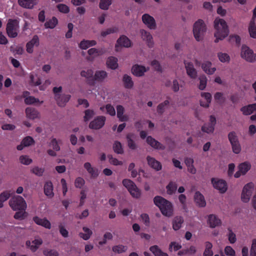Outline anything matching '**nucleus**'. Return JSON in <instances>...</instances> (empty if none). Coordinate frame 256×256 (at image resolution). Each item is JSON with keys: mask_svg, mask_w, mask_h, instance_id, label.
I'll return each instance as SVG.
<instances>
[{"mask_svg": "<svg viewBox=\"0 0 256 256\" xmlns=\"http://www.w3.org/2000/svg\"><path fill=\"white\" fill-rule=\"evenodd\" d=\"M214 42L217 43L224 40L229 34L227 22L222 18H216L214 22Z\"/></svg>", "mask_w": 256, "mask_h": 256, "instance_id": "1", "label": "nucleus"}, {"mask_svg": "<svg viewBox=\"0 0 256 256\" xmlns=\"http://www.w3.org/2000/svg\"><path fill=\"white\" fill-rule=\"evenodd\" d=\"M154 202L158 206L162 215L170 218L174 214L172 204L161 196H156L154 198Z\"/></svg>", "mask_w": 256, "mask_h": 256, "instance_id": "2", "label": "nucleus"}, {"mask_svg": "<svg viewBox=\"0 0 256 256\" xmlns=\"http://www.w3.org/2000/svg\"><path fill=\"white\" fill-rule=\"evenodd\" d=\"M192 31L196 40L198 42L202 41L206 31V26L204 20H196L194 24Z\"/></svg>", "mask_w": 256, "mask_h": 256, "instance_id": "3", "label": "nucleus"}, {"mask_svg": "<svg viewBox=\"0 0 256 256\" xmlns=\"http://www.w3.org/2000/svg\"><path fill=\"white\" fill-rule=\"evenodd\" d=\"M9 204L14 210H26L27 204L24 200L20 196H14L9 201Z\"/></svg>", "mask_w": 256, "mask_h": 256, "instance_id": "4", "label": "nucleus"}, {"mask_svg": "<svg viewBox=\"0 0 256 256\" xmlns=\"http://www.w3.org/2000/svg\"><path fill=\"white\" fill-rule=\"evenodd\" d=\"M240 57L249 62H256V54L254 53L253 50L248 46L243 44L240 49Z\"/></svg>", "mask_w": 256, "mask_h": 256, "instance_id": "5", "label": "nucleus"}, {"mask_svg": "<svg viewBox=\"0 0 256 256\" xmlns=\"http://www.w3.org/2000/svg\"><path fill=\"white\" fill-rule=\"evenodd\" d=\"M18 30L19 22L16 20H8L6 27L8 36L12 38L16 37L18 35Z\"/></svg>", "mask_w": 256, "mask_h": 256, "instance_id": "6", "label": "nucleus"}, {"mask_svg": "<svg viewBox=\"0 0 256 256\" xmlns=\"http://www.w3.org/2000/svg\"><path fill=\"white\" fill-rule=\"evenodd\" d=\"M254 188V184L252 182H248L244 186L240 195V199L243 202L248 203L250 202Z\"/></svg>", "mask_w": 256, "mask_h": 256, "instance_id": "7", "label": "nucleus"}, {"mask_svg": "<svg viewBox=\"0 0 256 256\" xmlns=\"http://www.w3.org/2000/svg\"><path fill=\"white\" fill-rule=\"evenodd\" d=\"M62 86L54 87L53 88L54 98L58 104L60 106H63L70 100V96L69 94H62Z\"/></svg>", "mask_w": 256, "mask_h": 256, "instance_id": "8", "label": "nucleus"}, {"mask_svg": "<svg viewBox=\"0 0 256 256\" xmlns=\"http://www.w3.org/2000/svg\"><path fill=\"white\" fill-rule=\"evenodd\" d=\"M211 184L213 188L221 194L225 193L228 190V184L226 182L218 178H214L211 179Z\"/></svg>", "mask_w": 256, "mask_h": 256, "instance_id": "9", "label": "nucleus"}, {"mask_svg": "<svg viewBox=\"0 0 256 256\" xmlns=\"http://www.w3.org/2000/svg\"><path fill=\"white\" fill-rule=\"evenodd\" d=\"M228 138L233 152L239 154L242 151V147L236 134L234 132H230Z\"/></svg>", "mask_w": 256, "mask_h": 256, "instance_id": "10", "label": "nucleus"}, {"mask_svg": "<svg viewBox=\"0 0 256 256\" xmlns=\"http://www.w3.org/2000/svg\"><path fill=\"white\" fill-rule=\"evenodd\" d=\"M132 46V42L126 36H121L117 40L115 46L116 50L118 52L122 48H130Z\"/></svg>", "mask_w": 256, "mask_h": 256, "instance_id": "11", "label": "nucleus"}, {"mask_svg": "<svg viewBox=\"0 0 256 256\" xmlns=\"http://www.w3.org/2000/svg\"><path fill=\"white\" fill-rule=\"evenodd\" d=\"M207 225L212 228L222 226V222L219 217L214 214H210L206 216Z\"/></svg>", "mask_w": 256, "mask_h": 256, "instance_id": "12", "label": "nucleus"}, {"mask_svg": "<svg viewBox=\"0 0 256 256\" xmlns=\"http://www.w3.org/2000/svg\"><path fill=\"white\" fill-rule=\"evenodd\" d=\"M251 167V164L248 162L240 164L238 166V170L234 174V177L238 178L241 176L245 175L250 170Z\"/></svg>", "mask_w": 256, "mask_h": 256, "instance_id": "13", "label": "nucleus"}, {"mask_svg": "<svg viewBox=\"0 0 256 256\" xmlns=\"http://www.w3.org/2000/svg\"><path fill=\"white\" fill-rule=\"evenodd\" d=\"M106 118L104 116H100L95 118L89 124L91 129L98 130L103 127L105 124Z\"/></svg>", "mask_w": 256, "mask_h": 256, "instance_id": "14", "label": "nucleus"}, {"mask_svg": "<svg viewBox=\"0 0 256 256\" xmlns=\"http://www.w3.org/2000/svg\"><path fill=\"white\" fill-rule=\"evenodd\" d=\"M142 22L148 28L155 30L156 28V24L154 18L148 14H145L142 17Z\"/></svg>", "mask_w": 256, "mask_h": 256, "instance_id": "15", "label": "nucleus"}, {"mask_svg": "<svg viewBox=\"0 0 256 256\" xmlns=\"http://www.w3.org/2000/svg\"><path fill=\"white\" fill-rule=\"evenodd\" d=\"M149 70L148 67H146L142 65L134 64L132 68V74L138 77L142 76L144 73Z\"/></svg>", "mask_w": 256, "mask_h": 256, "instance_id": "16", "label": "nucleus"}, {"mask_svg": "<svg viewBox=\"0 0 256 256\" xmlns=\"http://www.w3.org/2000/svg\"><path fill=\"white\" fill-rule=\"evenodd\" d=\"M202 70L207 74L212 75L216 71V68L213 66L212 62L209 60L203 62L201 65Z\"/></svg>", "mask_w": 256, "mask_h": 256, "instance_id": "17", "label": "nucleus"}, {"mask_svg": "<svg viewBox=\"0 0 256 256\" xmlns=\"http://www.w3.org/2000/svg\"><path fill=\"white\" fill-rule=\"evenodd\" d=\"M140 33L142 40L146 42L148 46L150 48H152L154 46V42L150 32L144 30H141Z\"/></svg>", "mask_w": 256, "mask_h": 256, "instance_id": "18", "label": "nucleus"}, {"mask_svg": "<svg viewBox=\"0 0 256 256\" xmlns=\"http://www.w3.org/2000/svg\"><path fill=\"white\" fill-rule=\"evenodd\" d=\"M216 124V118L214 116H211L210 118V122L204 124L202 127V131L208 134L212 133L214 130Z\"/></svg>", "mask_w": 256, "mask_h": 256, "instance_id": "19", "label": "nucleus"}, {"mask_svg": "<svg viewBox=\"0 0 256 256\" xmlns=\"http://www.w3.org/2000/svg\"><path fill=\"white\" fill-rule=\"evenodd\" d=\"M42 244V240L40 238H36L32 242L27 240L26 244L32 252H36Z\"/></svg>", "mask_w": 256, "mask_h": 256, "instance_id": "20", "label": "nucleus"}, {"mask_svg": "<svg viewBox=\"0 0 256 256\" xmlns=\"http://www.w3.org/2000/svg\"><path fill=\"white\" fill-rule=\"evenodd\" d=\"M200 105L204 108H208L212 100V95L209 92H203L200 94Z\"/></svg>", "mask_w": 256, "mask_h": 256, "instance_id": "21", "label": "nucleus"}, {"mask_svg": "<svg viewBox=\"0 0 256 256\" xmlns=\"http://www.w3.org/2000/svg\"><path fill=\"white\" fill-rule=\"evenodd\" d=\"M184 65L187 74L192 78H196L197 77V71L193 64L190 62L185 61Z\"/></svg>", "mask_w": 256, "mask_h": 256, "instance_id": "22", "label": "nucleus"}, {"mask_svg": "<svg viewBox=\"0 0 256 256\" xmlns=\"http://www.w3.org/2000/svg\"><path fill=\"white\" fill-rule=\"evenodd\" d=\"M39 45V39L37 36H34L26 44V52L32 54L34 52V48Z\"/></svg>", "mask_w": 256, "mask_h": 256, "instance_id": "23", "label": "nucleus"}, {"mask_svg": "<svg viewBox=\"0 0 256 256\" xmlns=\"http://www.w3.org/2000/svg\"><path fill=\"white\" fill-rule=\"evenodd\" d=\"M148 164L150 166L156 171H159L162 168V165L161 163L156 160L154 158L150 156H148L146 158Z\"/></svg>", "mask_w": 256, "mask_h": 256, "instance_id": "24", "label": "nucleus"}, {"mask_svg": "<svg viewBox=\"0 0 256 256\" xmlns=\"http://www.w3.org/2000/svg\"><path fill=\"white\" fill-rule=\"evenodd\" d=\"M33 220L36 224L42 226L46 228L50 229L51 228V224L46 218H40L36 216L33 218Z\"/></svg>", "mask_w": 256, "mask_h": 256, "instance_id": "25", "label": "nucleus"}, {"mask_svg": "<svg viewBox=\"0 0 256 256\" xmlns=\"http://www.w3.org/2000/svg\"><path fill=\"white\" fill-rule=\"evenodd\" d=\"M25 113L26 117L30 120H34L40 117V112L32 108H27L25 110Z\"/></svg>", "mask_w": 256, "mask_h": 256, "instance_id": "26", "label": "nucleus"}, {"mask_svg": "<svg viewBox=\"0 0 256 256\" xmlns=\"http://www.w3.org/2000/svg\"><path fill=\"white\" fill-rule=\"evenodd\" d=\"M38 2V0H18V4L20 6L28 9L32 8Z\"/></svg>", "mask_w": 256, "mask_h": 256, "instance_id": "27", "label": "nucleus"}, {"mask_svg": "<svg viewBox=\"0 0 256 256\" xmlns=\"http://www.w3.org/2000/svg\"><path fill=\"white\" fill-rule=\"evenodd\" d=\"M194 201L199 207H204L206 205V202L205 200L204 196L199 192H196L194 195Z\"/></svg>", "mask_w": 256, "mask_h": 256, "instance_id": "28", "label": "nucleus"}, {"mask_svg": "<svg viewBox=\"0 0 256 256\" xmlns=\"http://www.w3.org/2000/svg\"><path fill=\"white\" fill-rule=\"evenodd\" d=\"M49 146L52 148L53 150H48V154L52 156H56V152H58L60 150V147L58 142L54 138L52 139L50 143Z\"/></svg>", "mask_w": 256, "mask_h": 256, "instance_id": "29", "label": "nucleus"}, {"mask_svg": "<svg viewBox=\"0 0 256 256\" xmlns=\"http://www.w3.org/2000/svg\"><path fill=\"white\" fill-rule=\"evenodd\" d=\"M84 168L91 176L95 178L98 175V169L94 167L90 162H85L84 164Z\"/></svg>", "mask_w": 256, "mask_h": 256, "instance_id": "30", "label": "nucleus"}, {"mask_svg": "<svg viewBox=\"0 0 256 256\" xmlns=\"http://www.w3.org/2000/svg\"><path fill=\"white\" fill-rule=\"evenodd\" d=\"M117 117L120 122H126L128 120V115L124 114V108L121 105L116 106Z\"/></svg>", "mask_w": 256, "mask_h": 256, "instance_id": "31", "label": "nucleus"}, {"mask_svg": "<svg viewBox=\"0 0 256 256\" xmlns=\"http://www.w3.org/2000/svg\"><path fill=\"white\" fill-rule=\"evenodd\" d=\"M146 141L149 145L154 148L158 150H164V146L162 144L150 136H148L146 138Z\"/></svg>", "mask_w": 256, "mask_h": 256, "instance_id": "32", "label": "nucleus"}, {"mask_svg": "<svg viewBox=\"0 0 256 256\" xmlns=\"http://www.w3.org/2000/svg\"><path fill=\"white\" fill-rule=\"evenodd\" d=\"M34 144V140L31 136L24 138L21 144L17 146V149L19 150H22L24 147L30 146Z\"/></svg>", "mask_w": 256, "mask_h": 256, "instance_id": "33", "label": "nucleus"}, {"mask_svg": "<svg viewBox=\"0 0 256 256\" xmlns=\"http://www.w3.org/2000/svg\"><path fill=\"white\" fill-rule=\"evenodd\" d=\"M248 32L250 38L256 39V20H250L248 26Z\"/></svg>", "mask_w": 256, "mask_h": 256, "instance_id": "34", "label": "nucleus"}, {"mask_svg": "<svg viewBox=\"0 0 256 256\" xmlns=\"http://www.w3.org/2000/svg\"><path fill=\"white\" fill-rule=\"evenodd\" d=\"M108 77V73L103 70L96 72L94 75V80L98 82H104Z\"/></svg>", "mask_w": 256, "mask_h": 256, "instance_id": "35", "label": "nucleus"}, {"mask_svg": "<svg viewBox=\"0 0 256 256\" xmlns=\"http://www.w3.org/2000/svg\"><path fill=\"white\" fill-rule=\"evenodd\" d=\"M184 222V218L181 216H175L172 221V228L174 230H180Z\"/></svg>", "mask_w": 256, "mask_h": 256, "instance_id": "36", "label": "nucleus"}, {"mask_svg": "<svg viewBox=\"0 0 256 256\" xmlns=\"http://www.w3.org/2000/svg\"><path fill=\"white\" fill-rule=\"evenodd\" d=\"M177 188L178 185L176 182L174 181L170 182L166 187V194L170 196L174 194Z\"/></svg>", "mask_w": 256, "mask_h": 256, "instance_id": "37", "label": "nucleus"}, {"mask_svg": "<svg viewBox=\"0 0 256 256\" xmlns=\"http://www.w3.org/2000/svg\"><path fill=\"white\" fill-rule=\"evenodd\" d=\"M54 188L51 182H47L44 185V194L48 197L52 198L54 195Z\"/></svg>", "mask_w": 256, "mask_h": 256, "instance_id": "38", "label": "nucleus"}, {"mask_svg": "<svg viewBox=\"0 0 256 256\" xmlns=\"http://www.w3.org/2000/svg\"><path fill=\"white\" fill-rule=\"evenodd\" d=\"M256 110V103L244 106L240 108V111L244 115H250Z\"/></svg>", "mask_w": 256, "mask_h": 256, "instance_id": "39", "label": "nucleus"}, {"mask_svg": "<svg viewBox=\"0 0 256 256\" xmlns=\"http://www.w3.org/2000/svg\"><path fill=\"white\" fill-rule=\"evenodd\" d=\"M217 57L219 61L223 64H228L230 61V55L224 52H218L217 53Z\"/></svg>", "mask_w": 256, "mask_h": 256, "instance_id": "40", "label": "nucleus"}, {"mask_svg": "<svg viewBox=\"0 0 256 256\" xmlns=\"http://www.w3.org/2000/svg\"><path fill=\"white\" fill-rule=\"evenodd\" d=\"M106 64L107 66L112 70H116L118 66V58L114 56L108 58Z\"/></svg>", "mask_w": 256, "mask_h": 256, "instance_id": "41", "label": "nucleus"}, {"mask_svg": "<svg viewBox=\"0 0 256 256\" xmlns=\"http://www.w3.org/2000/svg\"><path fill=\"white\" fill-rule=\"evenodd\" d=\"M100 110L102 112H106L107 114H108L111 116H114L116 115L115 109L110 104H107L106 106H101L100 108Z\"/></svg>", "mask_w": 256, "mask_h": 256, "instance_id": "42", "label": "nucleus"}, {"mask_svg": "<svg viewBox=\"0 0 256 256\" xmlns=\"http://www.w3.org/2000/svg\"><path fill=\"white\" fill-rule=\"evenodd\" d=\"M13 194L14 192L11 190H6L0 194V208L3 206V203L6 202Z\"/></svg>", "mask_w": 256, "mask_h": 256, "instance_id": "43", "label": "nucleus"}, {"mask_svg": "<svg viewBox=\"0 0 256 256\" xmlns=\"http://www.w3.org/2000/svg\"><path fill=\"white\" fill-rule=\"evenodd\" d=\"M127 144L128 148L132 150H134L136 148V145L134 142L135 136L134 134H130L126 136Z\"/></svg>", "mask_w": 256, "mask_h": 256, "instance_id": "44", "label": "nucleus"}, {"mask_svg": "<svg viewBox=\"0 0 256 256\" xmlns=\"http://www.w3.org/2000/svg\"><path fill=\"white\" fill-rule=\"evenodd\" d=\"M104 52V50L102 48L96 49L92 48L88 50V54L92 58H94L102 54Z\"/></svg>", "mask_w": 256, "mask_h": 256, "instance_id": "45", "label": "nucleus"}, {"mask_svg": "<svg viewBox=\"0 0 256 256\" xmlns=\"http://www.w3.org/2000/svg\"><path fill=\"white\" fill-rule=\"evenodd\" d=\"M96 42L95 40H83L79 44L80 48L86 50L92 46H95Z\"/></svg>", "mask_w": 256, "mask_h": 256, "instance_id": "46", "label": "nucleus"}, {"mask_svg": "<svg viewBox=\"0 0 256 256\" xmlns=\"http://www.w3.org/2000/svg\"><path fill=\"white\" fill-rule=\"evenodd\" d=\"M122 81L124 84V86L126 88H132L134 86V82L132 78L127 75L124 74L123 76Z\"/></svg>", "mask_w": 256, "mask_h": 256, "instance_id": "47", "label": "nucleus"}, {"mask_svg": "<svg viewBox=\"0 0 256 256\" xmlns=\"http://www.w3.org/2000/svg\"><path fill=\"white\" fill-rule=\"evenodd\" d=\"M150 249L155 256H168V254L162 252L157 246H152Z\"/></svg>", "mask_w": 256, "mask_h": 256, "instance_id": "48", "label": "nucleus"}, {"mask_svg": "<svg viewBox=\"0 0 256 256\" xmlns=\"http://www.w3.org/2000/svg\"><path fill=\"white\" fill-rule=\"evenodd\" d=\"M128 192L134 198H139L141 196V191L136 184Z\"/></svg>", "mask_w": 256, "mask_h": 256, "instance_id": "49", "label": "nucleus"}, {"mask_svg": "<svg viewBox=\"0 0 256 256\" xmlns=\"http://www.w3.org/2000/svg\"><path fill=\"white\" fill-rule=\"evenodd\" d=\"M82 230L84 232L80 233V236L84 240H88L92 234V231L86 227H84Z\"/></svg>", "mask_w": 256, "mask_h": 256, "instance_id": "50", "label": "nucleus"}, {"mask_svg": "<svg viewBox=\"0 0 256 256\" xmlns=\"http://www.w3.org/2000/svg\"><path fill=\"white\" fill-rule=\"evenodd\" d=\"M212 244L209 242H206L205 243V250L204 252V256H212L213 252L212 250Z\"/></svg>", "mask_w": 256, "mask_h": 256, "instance_id": "51", "label": "nucleus"}, {"mask_svg": "<svg viewBox=\"0 0 256 256\" xmlns=\"http://www.w3.org/2000/svg\"><path fill=\"white\" fill-rule=\"evenodd\" d=\"M58 20L55 17H53L52 19L48 20L44 24V26L46 28H54L58 24Z\"/></svg>", "mask_w": 256, "mask_h": 256, "instance_id": "52", "label": "nucleus"}, {"mask_svg": "<svg viewBox=\"0 0 256 256\" xmlns=\"http://www.w3.org/2000/svg\"><path fill=\"white\" fill-rule=\"evenodd\" d=\"M214 100L218 104H222L225 101L224 94L220 92H216L214 95Z\"/></svg>", "mask_w": 256, "mask_h": 256, "instance_id": "53", "label": "nucleus"}, {"mask_svg": "<svg viewBox=\"0 0 256 256\" xmlns=\"http://www.w3.org/2000/svg\"><path fill=\"white\" fill-rule=\"evenodd\" d=\"M118 32V28L116 26H112L106 28L101 32L102 36H106L108 34H114Z\"/></svg>", "mask_w": 256, "mask_h": 256, "instance_id": "54", "label": "nucleus"}, {"mask_svg": "<svg viewBox=\"0 0 256 256\" xmlns=\"http://www.w3.org/2000/svg\"><path fill=\"white\" fill-rule=\"evenodd\" d=\"M182 248L181 244L177 242H172L170 244L168 250L170 252L178 251Z\"/></svg>", "mask_w": 256, "mask_h": 256, "instance_id": "55", "label": "nucleus"}, {"mask_svg": "<svg viewBox=\"0 0 256 256\" xmlns=\"http://www.w3.org/2000/svg\"><path fill=\"white\" fill-rule=\"evenodd\" d=\"M200 84H198V88L200 90H204L207 84V78L205 75L200 76L199 78Z\"/></svg>", "mask_w": 256, "mask_h": 256, "instance_id": "56", "label": "nucleus"}, {"mask_svg": "<svg viewBox=\"0 0 256 256\" xmlns=\"http://www.w3.org/2000/svg\"><path fill=\"white\" fill-rule=\"evenodd\" d=\"M31 83L34 86H38L41 84L40 80L36 74H31L30 76Z\"/></svg>", "mask_w": 256, "mask_h": 256, "instance_id": "57", "label": "nucleus"}, {"mask_svg": "<svg viewBox=\"0 0 256 256\" xmlns=\"http://www.w3.org/2000/svg\"><path fill=\"white\" fill-rule=\"evenodd\" d=\"M93 74L94 72L92 69H85L82 70L80 72L81 76L85 78L86 79L92 78L93 76Z\"/></svg>", "mask_w": 256, "mask_h": 256, "instance_id": "58", "label": "nucleus"}, {"mask_svg": "<svg viewBox=\"0 0 256 256\" xmlns=\"http://www.w3.org/2000/svg\"><path fill=\"white\" fill-rule=\"evenodd\" d=\"M113 148L114 152H116L117 154H122L124 152L122 144L118 141H116L114 142L113 145Z\"/></svg>", "mask_w": 256, "mask_h": 256, "instance_id": "59", "label": "nucleus"}, {"mask_svg": "<svg viewBox=\"0 0 256 256\" xmlns=\"http://www.w3.org/2000/svg\"><path fill=\"white\" fill-rule=\"evenodd\" d=\"M43 254L45 256H58V252L54 249L46 248L43 251Z\"/></svg>", "mask_w": 256, "mask_h": 256, "instance_id": "60", "label": "nucleus"}, {"mask_svg": "<svg viewBox=\"0 0 256 256\" xmlns=\"http://www.w3.org/2000/svg\"><path fill=\"white\" fill-rule=\"evenodd\" d=\"M112 2V0H100L99 4L100 8L102 10H106L108 8Z\"/></svg>", "mask_w": 256, "mask_h": 256, "instance_id": "61", "label": "nucleus"}, {"mask_svg": "<svg viewBox=\"0 0 256 256\" xmlns=\"http://www.w3.org/2000/svg\"><path fill=\"white\" fill-rule=\"evenodd\" d=\"M19 211L16 212L14 216V218L16 220H22L24 219L28 216L26 210H18Z\"/></svg>", "mask_w": 256, "mask_h": 256, "instance_id": "62", "label": "nucleus"}, {"mask_svg": "<svg viewBox=\"0 0 256 256\" xmlns=\"http://www.w3.org/2000/svg\"><path fill=\"white\" fill-rule=\"evenodd\" d=\"M126 250L127 246L122 244L115 246L112 248L113 252L117 253H122L126 252Z\"/></svg>", "mask_w": 256, "mask_h": 256, "instance_id": "63", "label": "nucleus"}, {"mask_svg": "<svg viewBox=\"0 0 256 256\" xmlns=\"http://www.w3.org/2000/svg\"><path fill=\"white\" fill-rule=\"evenodd\" d=\"M250 256H256V238L253 239L252 241Z\"/></svg>", "mask_w": 256, "mask_h": 256, "instance_id": "64", "label": "nucleus"}]
</instances>
